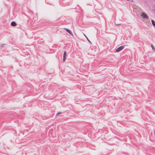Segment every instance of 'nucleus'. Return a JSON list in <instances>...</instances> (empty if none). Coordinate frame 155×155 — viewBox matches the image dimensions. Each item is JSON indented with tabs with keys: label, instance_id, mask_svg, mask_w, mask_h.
Masks as SVG:
<instances>
[{
	"label": "nucleus",
	"instance_id": "obj_1",
	"mask_svg": "<svg viewBox=\"0 0 155 155\" xmlns=\"http://www.w3.org/2000/svg\"><path fill=\"white\" fill-rule=\"evenodd\" d=\"M124 46L122 45L118 48L116 50V52H119L124 48Z\"/></svg>",
	"mask_w": 155,
	"mask_h": 155
},
{
	"label": "nucleus",
	"instance_id": "obj_2",
	"mask_svg": "<svg viewBox=\"0 0 155 155\" xmlns=\"http://www.w3.org/2000/svg\"><path fill=\"white\" fill-rule=\"evenodd\" d=\"M141 16L143 18L145 19H147L148 18V16L145 13L143 12L142 13Z\"/></svg>",
	"mask_w": 155,
	"mask_h": 155
},
{
	"label": "nucleus",
	"instance_id": "obj_3",
	"mask_svg": "<svg viewBox=\"0 0 155 155\" xmlns=\"http://www.w3.org/2000/svg\"><path fill=\"white\" fill-rule=\"evenodd\" d=\"M65 30H66V31L68 32L70 35H73V33L69 29L64 28Z\"/></svg>",
	"mask_w": 155,
	"mask_h": 155
},
{
	"label": "nucleus",
	"instance_id": "obj_4",
	"mask_svg": "<svg viewBox=\"0 0 155 155\" xmlns=\"http://www.w3.org/2000/svg\"><path fill=\"white\" fill-rule=\"evenodd\" d=\"M11 25L13 27L17 25L16 23L14 21L12 22Z\"/></svg>",
	"mask_w": 155,
	"mask_h": 155
},
{
	"label": "nucleus",
	"instance_id": "obj_5",
	"mask_svg": "<svg viewBox=\"0 0 155 155\" xmlns=\"http://www.w3.org/2000/svg\"><path fill=\"white\" fill-rule=\"evenodd\" d=\"M151 21L153 25L155 28V21L153 19L151 20Z\"/></svg>",
	"mask_w": 155,
	"mask_h": 155
},
{
	"label": "nucleus",
	"instance_id": "obj_6",
	"mask_svg": "<svg viewBox=\"0 0 155 155\" xmlns=\"http://www.w3.org/2000/svg\"><path fill=\"white\" fill-rule=\"evenodd\" d=\"M66 51H64V52L63 57H66Z\"/></svg>",
	"mask_w": 155,
	"mask_h": 155
},
{
	"label": "nucleus",
	"instance_id": "obj_7",
	"mask_svg": "<svg viewBox=\"0 0 155 155\" xmlns=\"http://www.w3.org/2000/svg\"><path fill=\"white\" fill-rule=\"evenodd\" d=\"M151 46L153 50H155V48L154 47L153 45H152V44H151Z\"/></svg>",
	"mask_w": 155,
	"mask_h": 155
},
{
	"label": "nucleus",
	"instance_id": "obj_8",
	"mask_svg": "<svg viewBox=\"0 0 155 155\" xmlns=\"http://www.w3.org/2000/svg\"><path fill=\"white\" fill-rule=\"evenodd\" d=\"M84 35V36H85V37L87 39V41L90 42V43H91V42H90V40H89V39L85 35Z\"/></svg>",
	"mask_w": 155,
	"mask_h": 155
},
{
	"label": "nucleus",
	"instance_id": "obj_9",
	"mask_svg": "<svg viewBox=\"0 0 155 155\" xmlns=\"http://www.w3.org/2000/svg\"><path fill=\"white\" fill-rule=\"evenodd\" d=\"M66 60V57H63V62H64Z\"/></svg>",
	"mask_w": 155,
	"mask_h": 155
},
{
	"label": "nucleus",
	"instance_id": "obj_10",
	"mask_svg": "<svg viewBox=\"0 0 155 155\" xmlns=\"http://www.w3.org/2000/svg\"><path fill=\"white\" fill-rule=\"evenodd\" d=\"M62 114V113L60 112H58V113L57 114V115H59V114Z\"/></svg>",
	"mask_w": 155,
	"mask_h": 155
},
{
	"label": "nucleus",
	"instance_id": "obj_11",
	"mask_svg": "<svg viewBox=\"0 0 155 155\" xmlns=\"http://www.w3.org/2000/svg\"><path fill=\"white\" fill-rule=\"evenodd\" d=\"M5 45V44H3L2 45H1V47H4V46L3 45Z\"/></svg>",
	"mask_w": 155,
	"mask_h": 155
}]
</instances>
